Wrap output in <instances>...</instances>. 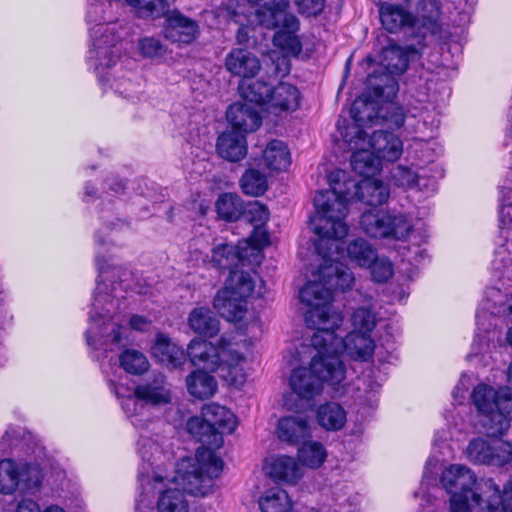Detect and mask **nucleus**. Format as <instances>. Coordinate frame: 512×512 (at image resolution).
Masks as SVG:
<instances>
[{
	"label": "nucleus",
	"mask_w": 512,
	"mask_h": 512,
	"mask_svg": "<svg viewBox=\"0 0 512 512\" xmlns=\"http://www.w3.org/2000/svg\"><path fill=\"white\" fill-rule=\"evenodd\" d=\"M311 266L304 274L307 283L299 292L300 301L307 308L305 322L316 330L310 339L314 350L311 371L323 384L339 392L344 387L346 367L340 358L341 343L335 330L342 325L343 316L331 303L333 291L350 289L354 276L340 258H321L320 263Z\"/></svg>",
	"instance_id": "1"
},
{
	"label": "nucleus",
	"mask_w": 512,
	"mask_h": 512,
	"mask_svg": "<svg viewBox=\"0 0 512 512\" xmlns=\"http://www.w3.org/2000/svg\"><path fill=\"white\" fill-rule=\"evenodd\" d=\"M111 391L121 400V407L131 424L139 431L137 449L142 463L139 466L138 481L142 491L136 500V508L150 507L148 494L154 483H160L166 476L161 474L158 462L165 456L160 443V421L150 418L147 405L160 406L171 402V391L162 374L135 387L133 391L123 384L108 379Z\"/></svg>",
	"instance_id": "2"
},
{
	"label": "nucleus",
	"mask_w": 512,
	"mask_h": 512,
	"mask_svg": "<svg viewBox=\"0 0 512 512\" xmlns=\"http://www.w3.org/2000/svg\"><path fill=\"white\" fill-rule=\"evenodd\" d=\"M329 180L331 188L317 192L314 197L316 216L313 231L318 236L315 243L317 256H331L339 252V241L349 232L346 218L352 199L376 207L389 197L388 186L372 177L356 183L345 171L336 170L330 174Z\"/></svg>",
	"instance_id": "3"
},
{
	"label": "nucleus",
	"mask_w": 512,
	"mask_h": 512,
	"mask_svg": "<svg viewBox=\"0 0 512 512\" xmlns=\"http://www.w3.org/2000/svg\"><path fill=\"white\" fill-rule=\"evenodd\" d=\"M237 426L234 414L216 403L202 408L200 416L190 417L187 431L203 446L197 448L194 458L182 459L177 464L174 485L194 496H206L215 486V479L223 470V461L214 449L223 444V434L232 433Z\"/></svg>",
	"instance_id": "4"
},
{
	"label": "nucleus",
	"mask_w": 512,
	"mask_h": 512,
	"mask_svg": "<svg viewBox=\"0 0 512 512\" xmlns=\"http://www.w3.org/2000/svg\"><path fill=\"white\" fill-rule=\"evenodd\" d=\"M123 27L115 23L97 24L91 29V45L89 62L98 75L99 81L106 91L110 88L119 97L135 102L139 99L140 84L129 72L118 71L112 78L106 71L116 64L120 56L118 42L121 39Z\"/></svg>",
	"instance_id": "5"
},
{
	"label": "nucleus",
	"mask_w": 512,
	"mask_h": 512,
	"mask_svg": "<svg viewBox=\"0 0 512 512\" xmlns=\"http://www.w3.org/2000/svg\"><path fill=\"white\" fill-rule=\"evenodd\" d=\"M105 263L106 258H98L96 261L99 276L89 312L86 341L89 346L96 349L98 346H105V350H113V346L122 345L123 331H126V328L112 321L119 304L118 300L107 291L108 286L105 284L104 277Z\"/></svg>",
	"instance_id": "6"
},
{
	"label": "nucleus",
	"mask_w": 512,
	"mask_h": 512,
	"mask_svg": "<svg viewBox=\"0 0 512 512\" xmlns=\"http://www.w3.org/2000/svg\"><path fill=\"white\" fill-rule=\"evenodd\" d=\"M238 262L230 270L221 290L214 297L213 306L230 322L241 321L247 312L250 298H261L266 290L262 279L256 273L244 269L249 258H237Z\"/></svg>",
	"instance_id": "7"
},
{
	"label": "nucleus",
	"mask_w": 512,
	"mask_h": 512,
	"mask_svg": "<svg viewBox=\"0 0 512 512\" xmlns=\"http://www.w3.org/2000/svg\"><path fill=\"white\" fill-rule=\"evenodd\" d=\"M185 354L194 366L210 372L219 370L220 376L230 385L240 387L246 381L243 368L246 357L224 336L219 339L217 346L195 338L190 341Z\"/></svg>",
	"instance_id": "8"
},
{
	"label": "nucleus",
	"mask_w": 512,
	"mask_h": 512,
	"mask_svg": "<svg viewBox=\"0 0 512 512\" xmlns=\"http://www.w3.org/2000/svg\"><path fill=\"white\" fill-rule=\"evenodd\" d=\"M471 401L478 413L479 423L488 436L499 437L508 431L512 413L511 387L495 389L480 383L474 387Z\"/></svg>",
	"instance_id": "9"
},
{
	"label": "nucleus",
	"mask_w": 512,
	"mask_h": 512,
	"mask_svg": "<svg viewBox=\"0 0 512 512\" xmlns=\"http://www.w3.org/2000/svg\"><path fill=\"white\" fill-rule=\"evenodd\" d=\"M372 110V107L367 106L365 101L355 100L350 108L352 123L347 125L343 130L339 126L344 142L347 144L349 150L352 151L351 167L353 171L364 178L374 176L382 167L379 158H377L371 148L367 147V132L362 129V124L365 120L362 113H366L367 118L372 120Z\"/></svg>",
	"instance_id": "10"
},
{
	"label": "nucleus",
	"mask_w": 512,
	"mask_h": 512,
	"mask_svg": "<svg viewBox=\"0 0 512 512\" xmlns=\"http://www.w3.org/2000/svg\"><path fill=\"white\" fill-rule=\"evenodd\" d=\"M441 483L445 490L451 495V512H479L484 503L482 483L477 484L476 475L470 468L464 465L454 464L447 467L441 475Z\"/></svg>",
	"instance_id": "11"
},
{
	"label": "nucleus",
	"mask_w": 512,
	"mask_h": 512,
	"mask_svg": "<svg viewBox=\"0 0 512 512\" xmlns=\"http://www.w3.org/2000/svg\"><path fill=\"white\" fill-rule=\"evenodd\" d=\"M413 49H404L396 44L384 47L380 54V66L385 72H374L367 77V88L375 98L391 101L397 94L399 86L396 76L403 74L410 60Z\"/></svg>",
	"instance_id": "12"
},
{
	"label": "nucleus",
	"mask_w": 512,
	"mask_h": 512,
	"mask_svg": "<svg viewBox=\"0 0 512 512\" xmlns=\"http://www.w3.org/2000/svg\"><path fill=\"white\" fill-rule=\"evenodd\" d=\"M273 11L261 14V26L277 30L273 36V45L279 48L285 56H297L302 51V43L297 36L300 21L296 15L289 12V0H271Z\"/></svg>",
	"instance_id": "13"
},
{
	"label": "nucleus",
	"mask_w": 512,
	"mask_h": 512,
	"mask_svg": "<svg viewBox=\"0 0 512 512\" xmlns=\"http://www.w3.org/2000/svg\"><path fill=\"white\" fill-rule=\"evenodd\" d=\"M247 221L254 230L249 238L239 240L237 245L225 241L216 243L212 248L214 256H248V249L261 251L270 244V237L264 226L269 220L270 212L266 205L259 201H251L244 206Z\"/></svg>",
	"instance_id": "14"
},
{
	"label": "nucleus",
	"mask_w": 512,
	"mask_h": 512,
	"mask_svg": "<svg viewBox=\"0 0 512 512\" xmlns=\"http://www.w3.org/2000/svg\"><path fill=\"white\" fill-rule=\"evenodd\" d=\"M359 225L371 237L396 240H406L413 228L407 216L376 208L364 211L360 216Z\"/></svg>",
	"instance_id": "15"
},
{
	"label": "nucleus",
	"mask_w": 512,
	"mask_h": 512,
	"mask_svg": "<svg viewBox=\"0 0 512 512\" xmlns=\"http://www.w3.org/2000/svg\"><path fill=\"white\" fill-rule=\"evenodd\" d=\"M42 474L34 463L18 464L12 459L0 461V493L13 494L18 489L32 492L40 486Z\"/></svg>",
	"instance_id": "16"
},
{
	"label": "nucleus",
	"mask_w": 512,
	"mask_h": 512,
	"mask_svg": "<svg viewBox=\"0 0 512 512\" xmlns=\"http://www.w3.org/2000/svg\"><path fill=\"white\" fill-rule=\"evenodd\" d=\"M470 461L491 466H503L512 460V445L502 440L491 442L476 438L469 442L466 449Z\"/></svg>",
	"instance_id": "17"
},
{
	"label": "nucleus",
	"mask_w": 512,
	"mask_h": 512,
	"mask_svg": "<svg viewBox=\"0 0 512 512\" xmlns=\"http://www.w3.org/2000/svg\"><path fill=\"white\" fill-rule=\"evenodd\" d=\"M356 100H363L367 106L372 107V120L367 118L366 113L364 115L365 120L362 124V129L365 130L367 127L376 125L387 126L389 128L398 129L403 126L405 121V115L402 107L397 106L394 103H386L380 108L377 107L376 101L382 100L381 98H375L373 93L368 90V95L357 98Z\"/></svg>",
	"instance_id": "18"
},
{
	"label": "nucleus",
	"mask_w": 512,
	"mask_h": 512,
	"mask_svg": "<svg viewBox=\"0 0 512 512\" xmlns=\"http://www.w3.org/2000/svg\"><path fill=\"white\" fill-rule=\"evenodd\" d=\"M199 33L198 23L177 11L166 18L163 34L171 42L191 44L197 39Z\"/></svg>",
	"instance_id": "19"
},
{
	"label": "nucleus",
	"mask_w": 512,
	"mask_h": 512,
	"mask_svg": "<svg viewBox=\"0 0 512 512\" xmlns=\"http://www.w3.org/2000/svg\"><path fill=\"white\" fill-rule=\"evenodd\" d=\"M366 144L379 158L381 163L382 160L396 161L403 153L402 140L394 133L384 130L373 131L369 136L367 133Z\"/></svg>",
	"instance_id": "20"
},
{
	"label": "nucleus",
	"mask_w": 512,
	"mask_h": 512,
	"mask_svg": "<svg viewBox=\"0 0 512 512\" xmlns=\"http://www.w3.org/2000/svg\"><path fill=\"white\" fill-rule=\"evenodd\" d=\"M225 67L232 75L242 80L251 79L261 69L259 58L247 49H232L225 58Z\"/></svg>",
	"instance_id": "21"
},
{
	"label": "nucleus",
	"mask_w": 512,
	"mask_h": 512,
	"mask_svg": "<svg viewBox=\"0 0 512 512\" xmlns=\"http://www.w3.org/2000/svg\"><path fill=\"white\" fill-rule=\"evenodd\" d=\"M226 117L231 125L230 130L238 131L244 135L257 130L262 122L257 109L247 103H234L230 105L227 109Z\"/></svg>",
	"instance_id": "22"
},
{
	"label": "nucleus",
	"mask_w": 512,
	"mask_h": 512,
	"mask_svg": "<svg viewBox=\"0 0 512 512\" xmlns=\"http://www.w3.org/2000/svg\"><path fill=\"white\" fill-rule=\"evenodd\" d=\"M264 470L275 482L294 485L302 477V469L298 462L289 456H274L266 459Z\"/></svg>",
	"instance_id": "23"
},
{
	"label": "nucleus",
	"mask_w": 512,
	"mask_h": 512,
	"mask_svg": "<svg viewBox=\"0 0 512 512\" xmlns=\"http://www.w3.org/2000/svg\"><path fill=\"white\" fill-rule=\"evenodd\" d=\"M271 0H229L227 11L236 23L246 21L247 23H257L261 26V14L273 11Z\"/></svg>",
	"instance_id": "24"
},
{
	"label": "nucleus",
	"mask_w": 512,
	"mask_h": 512,
	"mask_svg": "<svg viewBox=\"0 0 512 512\" xmlns=\"http://www.w3.org/2000/svg\"><path fill=\"white\" fill-rule=\"evenodd\" d=\"M255 166L264 167L268 173L281 172L291 164V155L286 144L280 140L269 142L260 158L254 159Z\"/></svg>",
	"instance_id": "25"
},
{
	"label": "nucleus",
	"mask_w": 512,
	"mask_h": 512,
	"mask_svg": "<svg viewBox=\"0 0 512 512\" xmlns=\"http://www.w3.org/2000/svg\"><path fill=\"white\" fill-rule=\"evenodd\" d=\"M289 384L293 393L305 401L313 400L323 389V383L314 376L311 365H309V368L299 367L294 369Z\"/></svg>",
	"instance_id": "26"
},
{
	"label": "nucleus",
	"mask_w": 512,
	"mask_h": 512,
	"mask_svg": "<svg viewBox=\"0 0 512 512\" xmlns=\"http://www.w3.org/2000/svg\"><path fill=\"white\" fill-rule=\"evenodd\" d=\"M483 488L486 499L479 512H512V480L505 485L502 494L491 479L483 481Z\"/></svg>",
	"instance_id": "27"
},
{
	"label": "nucleus",
	"mask_w": 512,
	"mask_h": 512,
	"mask_svg": "<svg viewBox=\"0 0 512 512\" xmlns=\"http://www.w3.org/2000/svg\"><path fill=\"white\" fill-rule=\"evenodd\" d=\"M337 340L341 343L340 352H345L354 360L367 361L375 350V342L371 335L350 332L345 338L337 335Z\"/></svg>",
	"instance_id": "28"
},
{
	"label": "nucleus",
	"mask_w": 512,
	"mask_h": 512,
	"mask_svg": "<svg viewBox=\"0 0 512 512\" xmlns=\"http://www.w3.org/2000/svg\"><path fill=\"white\" fill-rule=\"evenodd\" d=\"M151 353L158 362L170 369L179 368L186 361L185 351L163 334L157 335Z\"/></svg>",
	"instance_id": "29"
},
{
	"label": "nucleus",
	"mask_w": 512,
	"mask_h": 512,
	"mask_svg": "<svg viewBox=\"0 0 512 512\" xmlns=\"http://www.w3.org/2000/svg\"><path fill=\"white\" fill-rule=\"evenodd\" d=\"M383 28L390 33H397L415 24L414 15L401 5L383 3L379 8Z\"/></svg>",
	"instance_id": "30"
},
{
	"label": "nucleus",
	"mask_w": 512,
	"mask_h": 512,
	"mask_svg": "<svg viewBox=\"0 0 512 512\" xmlns=\"http://www.w3.org/2000/svg\"><path fill=\"white\" fill-rule=\"evenodd\" d=\"M217 151L219 155L231 162L242 160L247 154V141L244 134L227 130L217 140Z\"/></svg>",
	"instance_id": "31"
},
{
	"label": "nucleus",
	"mask_w": 512,
	"mask_h": 512,
	"mask_svg": "<svg viewBox=\"0 0 512 512\" xmlns=\"http://www.w3.org/2000/svg\"><path fill=\"white\" fill-rule=\"evenodd\" d=\"M415 24L427 28L431 33H436L443 19L442 3L440 0H418L415 7Z\"/></svg>",
	"instance_id": "32"
},
{
	"label": "nucleus",
	"mask_w": 512,
	"mask_h": 512,
	"mask_svg": "<svg viewBox=\"0 0 512 512\" xmlns=\"http://www.w3.org/2000/svg\"><path fill=\"white\" fill-rule=\"evenodd\" d=\"M300 92L298 88L289 83H280L273 87L270 95L269 110L292 112L300 106Z\"/></svg>",
	"instance_id": "33"
},
{
	"label": "nucleus",
	"mask_w": 512,
	"mask_h": 512,
	"mask_svg": "<svg viewBox=\"0 0 512 512\" xmlns=\"http://www.w3.org/2000/svg\"><path fill=\"white\" fill-rule=\"evenodd\" d=\"M186 387L192 397L204 400L214 396L218 384L214 376L197 369L186 377Z\"/></svg>",
	"instance_id": "34"
},
{
	"label": "nucleus",
	"mask_w": 512,
	"mask_h": 512,
	"mask_svg": "<svg viewBox=\"0 0 512 512\" xmlns=\"http://www.w3.org/2000/svg\"><path fill=\"white\" fill-rule=\"evenodd\" d=\"M278 437L289 443H298L310 436V426L306 419L299 416H287L279 420Z\"/></svg>",
	"instance_id": "35"
},
{
	"label": "nucleus",
	"mask_w": 512,
	"mask_h": 512,
	"mask_svg": "<svg viewBox=\"0 0 512 512\" xmlns=\"http://www.w3.org/2000/svg\"><path fill=\"white\" fill-rule=\"evenodd\" d=\"M190 328L200 335L214 337L219 332V320L214 313L204 307L195 308L189 315Z\"/></svg>",
	"instance_id": "36"
},
{
	"label": "nucleus",
	"mask_w": 512,
	"mask_h": 512,
	"mask_svg": "<svg viewBox=\"0 0 512 512\" xmlns=\"http://www.w3.org/2000/svg\"><path fill=\"white\" fill-rule=\"evenodd\" d=\"M317 420L324 429L338 431L346 423V412L338 403L328 402L318 408Z\"/></svg>",
	"instance_id": "37"
},
{
	"label": "nucleus",
	"mask_w": 512,
	"mask_h": 512,
	"mask_svg": "<svg viewBox=\"0 0 512 512\" xmlns=\"http://www.w3.org/2000/svg\"><path fill=\"white\" fill-rule=\"evenodd\" d=\"M272 90L273 88L268 83L259 80H241L239 84L241 97L250 103L261 106H269Z\"/></svg>",
	"instance_id": "38"
},
{
	"label": "nucleus",
	"mask_w": 512,
	"mask_h": 512,
	"mask_svg": "<svg viewBox=\"0 0 512 512\" xmlns=\"http://www.w3.org/2000/svg\"><path fill=\"white\" fill-rule=\"evenodd\" d=\"M372 298L366 299V305L359 306L351 313L350 322L353 330L359 334L371 335L377 324L376 313L371 306Z\"/></svg>",
	"instance_id": "39"
},
{
	"label": "nucleus",
	"mask_w": 512,
	"mask_h": 512,
	"mask_svg": "<svg viewBox=\"0 0 512 512\" xmlns=\"http://www.w3.org/2000/svg\"><path fill=\"white\" fill-rule=\"evenodd\" d=\"M260 167H251L246 170L240 179V186L246 195L258 197L268 189V176L270 173L262 172Z\"/></svg>",
	"instance_id": "40"
},
{
	"label": "nucleus",
	"mask_w": 512,
	"mask_h": 512,
	"mask_svg": "<svg viewBox=\"0 0 512 512\" xmlns=\"http://www.w3.org/2000/svg\"><path fill=\"white\" fill-rule=\"evenodd\" d=\"M262 512H289L291 502L285 490L279 487L267 489L259 499Z\"/></svg>",
	"instance_id": "41"
},
{
	"label": "nucleus",
	"mask_w": 512,
	"mask_h": 512,
	"mask_svg": "<svg viewBox=\"0 0 512 512\" xmlns=\"http://www.w3.org/2000/svg\"><path fill=\"white\" fill-rule=\"evenodd\" d=\"M512 316V305H496L491 304L488 299L484 300L480 308L476 311V324L478 331L488 332L492 323V316Z\"/></svg>",
	"instance_id": "42"
},
{
	"label": "nucleus",
	"mask_w": 512,
	"mask_h": 512,
	"mask_svg": "<svg viewBox=\"0 0 512 512\" xmlns=\"http://www.w3.org/2000/svg\"><path fill=\"white\" fill-rule=\"evenodd\" d=\"M157 509L158 512H188L184 492L177 487L162 491L157 501Z\"/></svg>",
	"instance_id": "43"
},
{
	"label": "nucleus",
	"mask_w": 512,
	"mask_h": 512,
	"mask_svg": "<svg viewBox=\"0 0 512 512\" xmlns=\"http://www.w3.org/2000/svg\"><path fill=\"white\" fill-rule=\"evenodd\" d=\"M216 211L222 219L236 221L244 212V203L239 196L226 193L218 198Z\"/></svg>",
	"instance_id": "44"
},
{
	"label": "nucleus",
	"mask_w": 512,
	"mask_h": 512,
	"mask_svg": "<svg viewBox=\"0 0 512 512\" xmlns=\"http://www.w3.org/2000/svg\"><path fill=\"white\" fill-rule=\"evenodd\" d=\"M359 266H366L375 282H386L393 275V265L389 258H351Z\"/></svg>",
	"instance_id": "45"
},
{
	"label": "nucleus",
	"mask_w": 512,
	"mask_h": 512,
	"mask_svg": "<svg viewBox=\"0 0 512 512\" xmlns=\"http://www.w3.org/2000/svg\"><path fill=\"white\" fill-rule=\"evenodd\" d=\"M327 457L325 447L316 441L305 442L298 450L299 460L306 466L317 468L321 466Z\"/></svg>",
	"instance_id": "46"
},
{
	"label": "nucleus",
	"mask_w": 512,
	"mask_h": 512,
	"mask_svg": "<svg viewBox=\"0 0 512 512\" xmlns=\"http://www.w3.org/2000/svg\"><path fill=\"white\" fill-rule=\"evenodd\" d=\"M103 225L98 229L95 235L96 244L99 246H106L113 242L111 236L130 230V224L122 219L116 218L109 220L102 216Z\"/></svg>",
	"instance_id": "47"
},
{
	"label": "nucleus",
	"mask_w": 512,
	"mask_h": 512,
	"mask_svg": "<svg viewBox=\"0 0 512 512\" xmlns=\"http://www.w3.org/2000/svg\"><path fill=\"white\" fill-rule=\"evenodd\" d=\"M120 365L129 374L141 375L149 369L147 357L135 349H127L120 355Z\"/></svg>",
	"instance_id": "48"
},
{
	"label": "nucleus",
	"mask_w": 512,
	"mask_h": 512,
	"mask_svg": "<svg viewBox=\"0 0 512 512\" xmlns=\"http://www.w3.org/2000/svg\"><path fill=\"white\" fill-rule=\"evenodd\" d=\"M128 5L140 13L161 17L169 12V3L166 0H125Z\"/></svg>",
	"instance_id": "49"
},
{
	"label": "nucleus",
	"mask_w": 512,
	"mask_h": 512,
	"mask_svg": "<svg viewBox=\"0 0 512 512\" xmlns=\"http://www.w3.org/2000/svg\"><path fill=\"white\" fill-rule=\"evenodd\" d=\"M392 182L399 187L412 188L418 184L419 175L414 167L398 165L391 171Z\"/></svg>",
	"instance_id": "50"
},
{
	"label": "nucleus",
	"mask_w": 512,
	"mask_h": 512,
	"mask_svg": "<svg viewBox=\"0 0 512 512\" xmlns=\"http://www.w3.org/2000/svg\"><path fill=\"white\" fill-rule=\"evenodd\" d=\"M138 50L144 58L155 59L166 54V47L154 37H144L138 41Z\"/></svg>",
	"instance_id": "51"
},
{
	"label": "nucleus",
	"mask_w": 512,
	"mask_h": 512,
	"mask_svg": "<svg viewBox=\"0 0 512 512\" xmlns=\"http://www.w3.org/2000/svg\"><path fill=\"white\" fill-rule=\"evenodd\" d=\"M294 5L301 15L317 17L324 11L326 0H294Z\"/></svg>",
	"instance_id": "52"
},
{
	"label": "nucleus",
	"mask_w": 512,
	"mask_h": 512,
	"mask_svg": "<svg viewBox=\"0 0 512 512\" xmlns=\"http://www.w3.org/2000/svg\"><path fill=\"white\" fill-rule=\"evenodd\" d=\"M372 252V247L363 238L351 240L346 247V256H369Z\"/></svg>",
	"instance_id": "53"
},
{
	"label": "nucleus",
	"mask_w": 512,
	"mask_h": 512,
	"mask_svg": "<svg viewBox=\"0 0 512 512\" xmlns=\"http://www.w3.org/2000/svg\"><path fill=\"white\" fill-rule=\"evenodd\" d=\"M497 248L495 253L498 255L512 254V233L502 230L497 238Z\"/></svg>",
	"instance_id": "54"
},
{
	"label": "nucleus",
	"mask_w": 512,
	"mask_h": 512,
	"mask_svg": "<svg viewBox=\"0 0 512 512\" xmlns=\"http://www.w3.org/2000/svg\"><path fill=\"white\" fill-rule=\"evenodd\" d=\"M499 227L512 233V205H504L499 211Z\"/></svg>",
	"instance_id": "55"
},
{
	"label": "nucleus",
	"mask_w": 512,
	"mask_h": 512,
	"mask_svg": "<svg viewBox=\"0 0 512 512\" xmlns=\"http://www.w3.org/2000/svg\"><path fill=\"white\" fill-rule=\"evenodd\" d=\"M465 380L466 376L463 374L461 379L459 380V383L452 391V397L457 403H461L465 399V394L468 390V387L465 384Z\"/></svg>",
	"instance_id": "56"
},
{
	"label": "nucleus",
	"mask_w": 512,
	"mask_h": 512,
	"mask_svg": "<svg viewBox=\"0 0 512 512\" xmlns=\"http://www.w3.org/2000/svg\"><path fill=\"white\" fill-rule=\"evenodd\" d=\"M246 21H242L241 23H238L240 25L237 34L236 39L239 44H245L249 41L250 38V28L246 25Z\"/></svg>",
	"instance_id": "57"
},
{
	"label": "nucleus",
	"mask_w": 512,
	"mask_h": 512,
	"mask_svg": "<svg viewBox=\"0 0 512 512\" xmlns=\"http://www.w3.org/2000/svg\"><path fill=\"white\" fill-rule=\"evenodd\" d=\"M129 324L132 329L142 331L149 325V321L143 316L133 315Z\"/></svg>",
	"instance_id": "58"
},
{
	"label": "nucleus",
	"mask_w": 512,
	"mask_h": 512,
	"mask_svg": "<svg viewBox=\"0 0 512 512\" xmlns=\"http://www.w3.org/2000/svg\"><path fill=\"white\" fill-rule=\"evenodd\" d=\"M487 345L486 336H482L480 333H477L472 344V348L475 354H479L483 351L484 346Z\"/></svg>",
	"instance_id": "59"
},
{
	"label": "nucleus",
	"mask_w": 512,
	"mask_h": 512,
	"mask_svg": "<svg viewBox=\"0 0 512 512\" xmlns=\"http://www.w3.org/2000/svg\"><path fill=\"white\" fill-rule=\"evenodd\" d=\"M408 295H409V292L406 291V289L401 286L397 289V291H393L392 299L394 301L404 302L407 299Z\"/></svg>",
	"instance_id": "60"
},
{
	"label": "nucleus",
	"mask_w": 512,
	"mask_h": 512,
	"mask_svg": "<svg viewBox=\"0 0 512 512\" xmlns=\"http://www.w3.org/2000/svg\"><path fill=\"white\" fill-rule=\"evenodd\" d=\"M436 464H437V460L434 458H429L427 460L426 465L424 467L423 480H428L432 477V472H430V467L436 466Z\"/></svg>",
	"instance_id": "61"
},
{
	"label": "nucleus",
	"mask_w": 512,
	"mask_h": 512,
	"mask_svg": "<svg viewBox=\"0 0 512 512\" xmlns=\"http://www.w3.org/2000/svg\"><path fill=\"white\" fill-rule=\"evenodd\" d=\"M487 297L500 298L501 292L498 289L491 288L486 292Z\"/></svg>",
	"instance_id": "62"
},
{
	"label": "nucleus",
	"mask_w": 512,
	"mask_h": 512,
	"mask_svg": "<svg viewBox=\"0 0 512 512\" xmlns=\"http://www.w3.org/2000/svg\"><path fill=\"white\" fill-rule=\"evenodd\" d=\"M44 512H65L62 508L59 506H50L45 509Z\"/></svg>",
	"instance_id": "63"
},
{
	"label": "nucleus",
	"mask_w": 512,
	"mask_h": 512,
	"mask_svg": "<svg viewBox=\"0 0 512 512\" xmlns=\"http://www.w3.org/2000/svg\"><path fill=\"white\" fill-rule=\"evenodd\" d=\"M507 381L512 386V360L507 370Z\"/></svg>",
	"instance_id": "64"
}]
</instances>
